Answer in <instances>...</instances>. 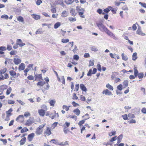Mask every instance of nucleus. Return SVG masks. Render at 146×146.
Returning <instances> with one entry per match:
<instances>
[{
  "label": "nucleus",
  "mask_w": 146,
  "mask_h": 146,
  "mask_svg": "<svg viewBox=\"0 0 146 146\" xmlns=\"http://www.w3.org/2000/svg\"><path fill=\"white\" fill-rule=\"evenodd\" d=\"M73 58L76 60H78L79 58V57L77 55L75 54L74 55Z\"/></svg>",
  "instance_id": "nucleus-44"
},
{
  "label": "nucleus",
  "mask_w": 146,
  "mask_h": 146,
  "mask_svg": "<svg viewBox=\"0 0 146 146\" xmlns=\"http://www.w3.org/2000/svg\"><path fill=\"white\" fill-rule=\"evenodd\" d=\"M102 10L101 9H98L97 11V12L99 14H101L102 13Z\"/></svg>",
  "instance_id": "nucleus-57"
},
{
  "label": "nucleus",
  "mask_w": 146,
  "mask_h": 146,
  "mask_svg": "<svg viewBox=\"0 0 146 146\" xmlns=\"http://www.w3.org/2000/svg\"><path fill=\"white\" fill-rule=\"evenodd\" d=\"M128 122L129 123H135L136 122V121L135 120L132 119L130 121H128Z\"/></svg>",
  "instance_id": "nucleus-58"
},
{
  "label": "nucleus",
  "mask_w": 146,
  "mask_h": 146,
  "mask_svg": "<svg viewBox=\"0 0 146 146\" xmlns=\"http://www.w3.org/2000/svg\"><path fill=\"white\" fill-rule=\"evenodd\" d=\"M11 87H9L7 90L6 93L7 95H9L11 93Z\"/></svg>",
  "instance_id": "nucleus-38"
},
{
  "label": "nucleus",
  "mask_w": 146,
  "mask_h": 146,
  "mask_svg": "<svg viewBox=\"0 0 146 146\" xmlns=\"http://www.w3.org/2000/svg\"><path fill=\"white\" fill-rule=\"evenodd\" d=\"M78 7H77V9L78 10V12L80 11H81V12H84L85 11V10L84 8L80 7V8L78 9Z\"/></svg>",
  "instance_id": "nucleus-46"
},
{
  "label": "nucleus",
  "mask_w": 146,
  "mask_h": 146,
  "mask_svg": "<svg viewBox=\"0 0 146 146\" xmlns=\"http://www.w3.org/2000/svg\"><path fill=\"white\" fill-rule=\"evenodd\" d=\"M80 88L83 91L86 92L87 91V89L83 84H81L80 85Z\"/></svg>",
  "instance_id": "nucleus-11"
},
{
  "label": "nucleus",
  "mask_w": 146,
  "mask_h": 146,
  "mask_svg": "<svg viewBox=\"0 0 146 146\" xmlns=\"http://www.w3.org/2000/svg\"><path fill=\"white\" fill-rule=\"evenodd\" d=\"M78 14L80 15V17L82 18H84V12H81V11H78Z\"/></svg>",
  "instance_id": "nucleus-40"
},
{
  "label": "nucleus",
  "mask_w": 146,
  "mask_h": 146,
  "mask_svg": "<svg viewBox=\"0 0 146 146\" xmlns=\"http://www.w3.org/2000/svg\"><path fill=\"white\" fill-rule=\"evenodd\" d=\"M45 84V82L44 81H40L38 82L37 85V86H42L44 85Z\"/></svg>",
  "instance_id": "nucleus-32"
},
{
  "label": "nucleus",
  "mask_w": 146,
  "mask_h": 146,
  "mask_svg": "<svg viewBox=\"0 0 146 146\" xmlns=\"http://www.w3.org/2000/svg\"><path fill=\"white\" fill-rule=\"evenodd\" d=\"M110 9L108 8H107L104 10V12L108 13L109 11H110Z\"/></svg>",
  "instance_id": "nucleus-64"
},
{
  "label": "nucleus",
  "mask_w": 146,
  "mask_h": 146,
  "mask_svg": "<svg viewBox=\"0 0 146 146\" xmlns=\"http://www.w3.org/2000/svg\"><path fill=\"white\" fill-rule=\"evenodd\" d=\"M25 67V65L23 63H21L20 64L19 66V70H23Z\"/></svg>",
  "instance_id": "nucleus-15"
},
{
  "label": "nucleus",
  "mask_w": 146,
  "mask_h": 146,
  "mask_svg": "<svg viewBox=\"0 0 146 146\" xmlns=\"http://www.w3.org/2000/svg\"><path fill=\"white\" fill-rule=\"evenodd\" d=\"M137 33L139 35H142L145 36V34L143 33L140 29V27H138V29L136 31Z\"/></svg>",
  "instance_id": "nucleus-9"
},
{
  "label": "nucleus",
  "mask_w": 146,
  "mask_h": 146,
  "mask_svg": "<svg viewBox=\"0 0 146 146\" xmlns=\"http://www.w3.org/2000/svg\"><path fill=\"white\" fill-rule=\"evenodd\" d=\"M105 32L108 35L110 36L114 39L115 40L117 39V38L115 36V35L108 29Z\"/></svg>",
  "instance_id": "nucleus-3"
},
{
  "label": "nucleus",
  "mask_w": 146,
  "mask_h": 146,
  "mask_svg": "<svg viewBox=\"0 0 146 146\" xmlns=\"http://www.w3.org/2000/svg\"><path fill=\"white\" fill-rule=\"evenodd\" d=\"M89 66H93L94 65V60H90L89 61Z\"/></svg>",
  "instance_id": "nucleus-50"
},
{
  "label": "nucleus",
  "mask_w": 146,
  "mask_h": 146,
  "mask_svg": "<svg viewBox=\"0 0 146 146\" xmlns=\"http://www.w3.org/2000/svg\"><path fill=\"white\" fill-rule=\"evenodd\" d=\"M96 25L99 29L102 32H105L107 28L101 23H97Z\"/></svg>",
  "instance_id": "nucleus-1"
},
{
  "label": "nucleus",
  "mask_w": 146,
  "mask_h": 146,
  "mask_svg": "<svg viewBox=\"0 0 146 146\" xmlns=\"http://www.w3.org/2000/svg\"><path fill=\"white\" fill-rule=\"evenodd\" d=\"M122 85L120 84L118 85L117 87V88L119 90H122Z\"/></svg>",
  "instance_id": "nucleus-48"
},
{
  "label": "nucleus",
  "mask_w": 146,
  "mask_h": 146,
  "mask_svg": "<svg viewBox=\"0 0 146 146\" xmlns=\"http://www.w3.org/2000/svg\"><path fill=\"white\" fill-rule=\"evenodd\" d=\"M129 82L127 80H125L123 82V86H125L124 88L127 87L128 86Z\"/></svg>",
  "instance_id": "nucleus-26"
},
{
  "label": "nucleus",
  "mask_w": 146,
  "mask_h": 146,
  "mask_svg": "<svg viewBox=\"0 0 146 146\" xmlns=\"http://www.w3.org/2000/svg\"><path fill=\"white\" fill-rule=\"evenodd\" d=\"M117 137V136H115L114 137H112L110 139V141L111 142H112L115 141L116 140Z\"/></svg>",
  "instance_id": "nucleus-55"
},
{
  "label": "nucleus",
  "mask_w": 146,
  "mask_h": 146,
  "mask_svg": "<svg viewBox=\"0 0 146 146\" xmlns=\"http://www.w3.org/2000/svg\"><path fill=\"white\" fill-rule=\"evenodd\" d=\"M73 112H74L77 115H79L80 113V111L78 108L74 110L73 111Z\"/></svg>",
  "instance_id": "nucleus-21"
},
{
  "label": "nucleus",
  "mask_w": 146,
  "mask_h": 146,
  "mask_svg": "<svg viewBox=\"0 0 146 146\" xmlns=\"http://www.w3.org/2000/svg\"><path fill=\"white\" fill-rule=\"evenodd\" d=\"M62 16L63 17H66L67 16L66 11H63L62 12Z\"/></svg>",
  "instance_id": "nucleus-37"
},
{
  "label": "nucleus",
  "mask_w": 146,
  "mask_h": 146,
  "mask_svg": "<svg viewBox=\"0 0 146 146\" xmlns=\"http://www.w3.org/2000/svg\"><path fill=\"white\" fill-rule=\"evenodd\" d=\"M141 111L144 114H146V108H142L141 110Z\"/></svg>",
  "instance_id": "nucleus-59"
},
{
  "label": "nucleus",
  "mask_w": 146,
  "mask_h": 146,
  "mask_svg": "<svg viewBox=\"0 0 146 146\" xmlns=\"http://www.w3.org/2000/svg\"><path fill=\"white\" fill-rule=\"evenodd\" d=\"M69 40L68 39H62V42L63 43H66L68 42Z\"/></svg>",
  "instance_id": "nucleus-51"
},
{
  "label": "nucleus",
  "mask_w": 146,
  "mask_h": 146,
  "mask_svg": "<svg viewBox=\"0 0 146 146\" xmlns=\"http://www.w3.org/2000/svg\"><path fill=\"white\" fill-rule=\"evenodd\" d=\"M120 143L117 142V143L116 144H115L114 145L115 146L116 145H118V146H123L124 145V144L123 143Z\"/></svg>",
  "instance_id": "nucleus-53"
},
{
  "label": "nucleus",
  "mask_w": 146,
  "mask_h": 146,
  "mask_svg": "<svg viewBox=\"0 0 146 146\" xmlns=\"http://www.w3.org/2000/svg\"><path fill=\"white\" fill-rule=\"evenodd\" d=\"M70 107V106L68 107L66 105H64L62 106V108L63 109H65L66 111H67L69 110Z\"/></svg>",
  "instance_id": "nucleus-43"
},
{
  "label": "nucleus",
  "mask_w": 146,
  "mask_h": 146,
  "mask_svg": "<svg viewBox=\"0 0 146 146\" xmlns=\"http://www.w3.org/2000/svg\"><path fill=\"white\" fill-rule=\"evenodd\" d=\"M7 70V69L6 68H4L2 69L0 71L2 74H4Z\"/></svg>",
  "instance_id": "nucleus-52"
},
{
  "label": "nucleus",
  "mask_w": 146,
  "mask_h": 146,
  "mask_svg": "<svg viewBox=\"0 0 146 146\" xmlns=\"http://www.w3.org/2000/svg\"><path fill=\"white\" fill-rule=\"evenodd\" d=\"M123 137V135L122 134L119 135L117 137V142L120 143Z\"/></svg>",
  "instance_id": "nucleus-19"
},
{
  "label": "nucleus",
  "mask_w": 146,
  "mask_h": 146,
  "mask_svg": "<svg viewBox=\"0 0 146 146\" xmlns=\"http://www.w3.org/2000/svg\"><path fill=\"white\" fill-rule=\"evenodd\" d=\"M44 134L47 136H48L52 134L50 129L49 127H47L46 129L44 131Z\"/></svg>",
  "instance_id": "nucleus-4"
},
{
  "label": "nucleus",
  "mask_w": 146,
  "mask_h": 146,
  "mask_svg": "<svg viewBox=\"0 0 146 146\" xmlns=\"http://www.w3.org/2000/svg\"><path fill=\"white\" fill-rule=\"evenodd\" d=\"M68 20L70 22H73L74 21H76V18H73L72 17H69L68 18Z\"/></svg>",
  "instance_id": "nucleus-35"
},
{
  "label": "nucleus",
  "mask_w": 146,
  "mask_h": 146,
  "mask_svg": "<svg viewBox=\"0 0 146 146\" xmlns=\"http://www.w3.org/2000/svg\"><path fill=\"white\" fill-rule=\"evenodd\" d=\"M116 133L115 131H113L111 132V133L109 134V135L110 136H111L112 135H115Z\"/></svg>",
  "instance_id": "nucleus-60"
},
{
  "label": "nucleus",
  "mask_w": 146,
  "mask_h": 146,
  "mask_svg": "<svg viewBox=\"0 0 146 146\" xmlns=\"http://www.w3.org/2000/svg\"><path fill=\"white\" fill-rule=\"evenodd\" d=\"M17 20L20 22L22 23L24 22V19L21 16H19L17 18Z\"/></svg>",
  "instance_id": "nucleus-29"
},
{
  "label": "nucleus",
  "mask_w": 146,
  "mask_h": 146,
  "mask_svg": "<svg viewBox=\"0 0 146 146\" xmlns=\"http://www.w3.org/2000/svg\"><path fill=\"white\" fill-rule=\"evenodd\" d=\"M21 119L22 120H24V116L23 115H19L16 119V120L17 121H18L20 119Z\"/></svg>",
  "instance_id": "nucleus-31"
},
{
  "label": "nucleus",
  "mask_w": 146,
  "mask_h": 146,
  "mask_svg": "<svg viewBox=\"0 0 146 146\" xmlns=\"http://www.w3.org/2000/svg\"><path fill=\"white\" fill-rule=\"evenodd\" d=\"M38 112L40 115L42 116H44L45 114V111L42 109L39 110H38Z\"/></svg>",
  "instance_id": "nucleus-12"
},
{
  "label": "nucleus",
  "mask_w": 146,
  "mask_h": 146,
  "mask_svg": "<svg viewBox=\"0 0 146 146\" xmlns=\"http://www.w3.org/2000/svg\"><path fill=\"white\" fill-rule=\"evenodd\" d=\"M139 4L141 5L142 7L144 8H146V3H142L141 2H139Z\"/></svg>",
  "instance_id": "nucleus-41"
},
{
  "label": "nucleus",
  "mask_w": 146,
  "mask_h": 146,
  "mask_svg": "<svg viewBox=\"0 0 146 146\" xmlns=\"http://www.w3.org/2000/svg\"><path fill=\"white\" fill-rule=\"evenodd\" d=\"M55 103V101L54 100H51L49 102L50 105L52 106H53L54 105V104Z\"/></svg>",
  "instance_id": "nucleus-47"
},
{
  "label": "nucleus",
  "mask_w": 146,
  "mask_h": 146,
  "mask_svg": "<svg viewBox=\"0 0 146 146\" xmlns=\"http://www.w3.org/2000/svg\"><path fill=\"white\" fill-rule=\"evenodd\" d=\"M59 145L61 146H64L66 145H69L68 141H65L64 142H61L59 144Z\"/></svg>",
  "instance_id": "nucleus-39"
},
{
  "label": "nucleus",
  "mask_w": 146,
  "mask_h": 146,
  "mask_svg": "<svg viewBox=\"0 0 146 146\" xmlns=\"http://www.w3.org/2000/svg\"><path fill=\"white\" fill-rule=\"evenodd\" d=\"M122 58V60L126 61L128 60V58L126 55H125L123 53L121 54Z\"/></svg>",
  "instance_id": "nucleus-22"
},
{
  "label": "nucleus",
  "mask_w": 146,
  "mask_h": 146,
  "mask_svg": "<svg viewBox=\"0 0 146 146\" xmlns=\"http://www.w3.org/2000/svg\"><path fill=\"white\" fill-rule=\"evenodd\" d=\"M27 78L30 80H33L34 79V77L32 75H30Z\"/></svg>",
  "instance_id": "nucleus-63"
},
{
  "label": "nucleus",
  "mask_w": 146,
  "mask_h": 146,
  "mask_svg": "<svg viewBox=\"0 0 146 146\" xmlns=\"http://www.w3.org/2000/svg\"><path fill=\"white\" fill-rule=\"evenodd\" d=\"M26 138L25 137H24L23 138H22L21 140L20 141V145H24L26 141Z\"/></svg>",
  "instance_id": "nucleus-18"
},
{
  "label": "nucleus",
  "mask_w": 146,
  "mask_h": 146,
  "mask_svg": "<svg viewBox=\"0 0 146 146\" xmlns=\"http://www.w3.org/2000/svg\"><path fill=\"white\" fill-rule=\"evenodd\" d=\"M34 136L35 134L33 133L29 135L28 137V139L29 141H31Z\"/></svg>",
  "instance_id": "nucleus-6"
},
{
  "label": "nucleus",
  "mask_w": 146,
  "mask_h": 146,
  "mask_svg": "<svg viewBox=\"0 0 146 146\" xmlns=\"http://www.w3.org/2000/svg\"><path fill=\"white\" fill-rule=\"evenodd\" d=\"M137 74V76L139 78L142 79L143 78L144 76V74L143 72H140L139 73L138 71V73Z\"/></svg>",
  "instance_id": "nucleus-16"
},
{
  "label": "nucleus",
  "mask_w": 146,
  "mask_h": 146,
  "mask_svg": "<svg viewBox=\"0 0 146 146\" xmlns=\"http://www.w3.org/2000/svg\"><path fill=\"white\" fill-rule=\"evenodd\" d=\"M85 122V120H82L80 121L79 122L78 124L80 126L82 124H84Z\"/></svg>",
  "instance_id": "nucleus-49"
},
{
  "label": "nucleus",
  "mask_w": 146,
  "mask_h": 146,
  "mask_svg": "<svg viewBox=\"0 0 146 146\" xmlns=\"http://www.w3.org/2000/svg\"><path fill=\"white\" fill-rule=\"evenodd\" d=\"M78 99V97L76 96V94L75 93L74 94L72 97V99L74 100H77Z\"/></svg>",
  "instance_id": "nucleus-54"
},
{
  "label": "nucleus",
  "mask_w": 146,
  "mask_h": 146,
  "mask_svg": "<svg viewBox=\"0 0 146 146\" xmlns=\"http://www.w3.org/2000/svg\"><path fill=\"white\" fill-rule=\"evenodd\" d=\"M106 87L107 88L111 90L112 91L113 90V87L109 84H108L106 85Z\"/></svg>",
  "instance_id": "nucleus-30"
},
{
  "label": "nucleus",
  "mask_w": 146,
  "mask_h": 146,
  "mask_svg": "<svg viewBox=\"0 0 146 146\" xmlns=\"http://www.w3.org/2000/svg\"><path fill=\"white\" fill-rule=\"evenodd\" d=\"M28 129L27 127H24L21 129V133H23L28 131Z\"/></svg>",
  "instance_id": "nucleus-33"
},
{
  "label": "nucleus",
  "mask_w": 146,
  "mask_h": 146,
  "mask_svg": "<svg viewBox=\"0 0 146 146\" xmlns=\"http://www.w3.org/2000/svg\"><path fill=\"white\" fill-rule=\"evenodd\" d=\"M97 69L96 68H94L92 72V69H90L87 74V76H91L92 74H94L96 73L97 71Z\"/></svg>",
  "instance_id": "nucleus-5"
},
{
  "label": "nucleus",
  "mask_w": 146,
  "mask_h": 146,
  "mask_svg": "<svg viewBox=\"0 0 146 146\" xmlns=\"http://www.w3.org/2000/svg\"><path fill=\"white\" fill-rule=\"evenodd\" d=\"M80 99L81 100L83 101H85L86 100V98L85 97L83 96V95H81L80 96Z\"/></svg>",
  "instance_id": "nucleus-56"
},
{
  "label": "nucleus",
  "mask_w": 146,
  "mask_h": 146,
  "mask_svg": "<svg viewBox=\"0 0 146 146\" xmlns=\"http://www.w3.org/2000/svg\"><path fill=\"white\" fill-rule=\"evenodd\" d=\"M134 70V76H133L132 75H131L129 76V78L130 79H133L135 78L136 77H137V73H138V70L137 69L136 67H135L133 68Z\"/></svg>",
  "instance_id": "nucleus-2"
},
{
  "label": "nucleus",
  "mask_w": 146,
  "mask_h": 146,
  "mask_svg": "<svg viewBox=\"0 0 146 146\" xmlns=\"http://www.w3.org/2000/svg\"><path fill=\"white\" fill-rule=\"evenodd\" d=\"M42 132V130H40V129L37 128L36 129L35 131L36 133L38 135H40L41 134Z\"/></svg>",
  "instance_id": "nucleus-17"
},
{
  "label": "nucleus",
  "mask_w": 146,
  "mask_h": 146,
  "mask_svg": "<svg viewBox=\"0 0 146 146\" xmlns=\"http://www.w3.org/2000/svg\"><path fill=\"white\" fill-rule=\"evenodd\" d=\"M74 1V0H65V2L67 5L70 4Z\"/></svg>",
  "instance_id": "nucleus-23"
},
{
  "label": "nucleus",
  "mask_w": 146,
  "mask_h": 146,
  "mask_svg": "<svg viewBox=\"0 0 146 146\" xmlns=\"http://www.w3.org/2000/svg\"><path fill=\"white\" fill-rule=\"evenodd\" d=\"M9 18L8 16L6 15H4L1 16V18L2 19H8Z\"/></svg>",
  "instance_id": "nucleus-42"
},
{
  "label": "nucleus",
  "mask_w": 146,
  "mask_h": 146,
  "mask_svg": "<svg viewBox=\"0 0 146 146\" xmlns=\"http://www.w3.org/2000/svg\"><path fill=\"white\" fill-rule=\"evenodd\" d=\"M65 125H63V126L65 128H66V127H68L70 125V123L66 122L65 123Z\"/></svg>",
  "instance_id": "nucleus-45"
},
{
  "label": "nucleus",
  "mask_w": 146,
  "mask_h": 146,
  "mask_svg": "<svg viewBox=\"0 0 146 146\" xmlns=\"http://www.w3.org/2000/svg\"><path fill=\"white\" fill-rule=\"evenodd\" d=\"M33 17L36 20L39 19H40V16L39 15L33 14Z\"/></svg>",
  "instance_id": "nucleus-24"
},
{
  "label": "nucleus",
  "mask_w": 146,
  "mask_h": 146,
  "mask_svg": "<svg viewBox=\"0 0 146 146\" xmlns=\"http://www.w3.org/2000/svg\"><path fill=\"white\" fill-rule=\"evenodd\" d=\"M137 53H134L132 55V59L133 60H135L137 59Z\"/></svg>",
  "instance_id": "nucleus-25"
},
{
  "label": "nucleus",
  "mask_w": 146,
  "mask_h": 146,
  "mask_svg": "<svg viewBox=\"0 0 146 146\" xmlns=\"http://www.w3.org/2000/svg\"><path fill=\"white\" fill-rule=\"evenodd\" d=\"M6 50V48L5 46H1L0 47V50L3 51L5 50Z\"/></svg>",
  "instance_id": "nucleus-61"
},
{
  "label": "nucleus",
  "mask_w": 146,
  "mask_h": 146,
  "mask_svg": "<svg viewBox=\"0 0 146 146\" xmlns=\"http://www.w3.org/2000/svg\"><path fill=\"white\" fill-rule=\"evenodd\" d=\"M70 13L73 16H75L77 13V11L73 9H72L70 11Z\"/></svg>",
  "instance_id": "nucleus-13"
},
{
  "label": "nucleus",
  "mask_w": 146,
  "mask_h": 146,
  "mask_svg": "<svg viewBox=\"0 0 146 146\" xmlns=\"http://www.w3.org/2000/svg\"><path fill=\"white\" fill-rule=\"evenodd\" d=\"M102 94H105V95H108L109 96H110L112 94L111 92L108 89H106L104 91L102 92Z\"/></svg>",
  "instance_id": "nucleus-10"
},
{
  "label": "nucleus",
  "mask_w": 146,
  "mask_h": 146,
  "mask_svg": "<svg viewBox=\"0 0 146 146\" xmlns=\"http://www.w3.org/2000/svg\"><path fill=\"white\" fill-rule=\"evenodd\" d=\"M91 49L92 51H97L98 50L97 48L94 46H92L91 47Z\"/></svg>",
  "instance_id": "nucleus-36"
},
{
  "label": "nucleus",
  "mask_w": 146,
  "mask_h": 146,
  "mask_svg": "<svg viewBox=\"0 0 146 146\" xmlns=\"http://www.w3.org/2000/svg\"><path fill=\"white\" fill-rule=\"evenodd\" d=\"M21 60L19 58H14L13 59V62L16 65H18L21 62Z\"/></svg>",
  "instance_id": "nucleus-7"
},
{
  "label": "nucleus",
  "mask_w": 146,
  "mask_h": 146,
  "mask_svg": "<svg viewBox=\"0 0 146 146\" xmlns=\"http://www.w3.org/2000/svg\"><path fill=\"white\" fill-rule=\"evenodd\" d=\"M13 111L12 108H10L6 112V115L7 116V117L10 116L12 115L11 113V112Z\"/></svg>",
  "instance_id": "nucleus-14"
},
{
  "label": "nucleus",
  "mask_w": 146,
  "mask_h": 146,
  "mask_svg": "<svg viewBox=\"0 0 146 146\" xmlns=\"http://www.w3.org/2000/svg\"><path fill=\"white\" fill-rule=\"evenodd\" d=\"M61 25V24L60 22H57L54 24V28L55 29H56L58 28Z\"/></svg>",
  "instance_id": "nucleus-28"
},
{
  "label": "nucleus",
  "mask_w": 146,
  "mask_h": 146,
  "mask_svg": "<svg viewBox=\"0 0 146 146\" xmlns=\"http://www.w3.org/2000/svg\"><path fill=\"white\" fill-rule=\"evenodd\" d=\"M118 73L115 72H112V75L111 76V77L112 80L117 75H118Z\"/></svg>",
  "instance_id": "nucleus-20"
},
{
  "label": "nucleus",
  "mask_w": 146,
  "mask_h": 146,
  "mask_svg": "<svg viewBox=\"0 0 146 146\" xmlns=\"http://www.w3.org/2000/svg\"><path fill=\"white\" fill-rule=\"evenodd\" d=\"M42 3V1L41 0H38L36 2V4L38 5H40V4H41Z\"/></svg>",
  "instance_id": "nucleus-62"
},
{
  "label": "nucleus",
  "mask_w": 146,
  "mask_h": 146,
  "mask_svg": "<svg viewBox=\"0 0 146 146\" xmlns=\"http://www.w3.org/2000/svg\"><path fill=\"white\" fill-rule=\"evenodd\" d=\"M43 33V32L42 31V29H39L37 30L35 33L36 35L40 34Z\"/></svg>",
  "instance_id": "nucleus-27"
},
{
  "label": "nucleus",
  "mask_w": 146,
  "mask_h": 146,
  "mask_svg": "<svg viewBox=\"0 0 146 146\" xmlns=\"http://www.w3.org/2000/svg\"><path fill=\"white\" fill-rule=\"evenodd\" d=\"M33 123V121L29 119L27 120L26 122L25 123V125L27 126H30Z\"/></svg>",
  "instance_id": "nucleus-8"
},
{
  "label": "nucleus",
  "mask_w": 146,
  "mask_h": 146,
  "mask_svg": "<svg viewBox=\"0 0 146 146\" xmlns=\"http://www.w3.org/2000/svg\"><path fill=\"white\" fill-rule=\"evenodd\" d=\"M9 72L10 75L11 76H15L16 74V72L13 70H11Z\"/></svg>",
  "instance_id": "nucleus-34"
}]
</instances>
